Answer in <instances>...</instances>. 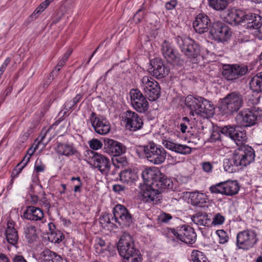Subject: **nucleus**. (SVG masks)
I'll use <instances>...</instances> for the list:
<instances>
[{"instance_id": "nucleus-1", "label": "nucleus", "mask_w": 262, "mask_h": 262, "mask_svg": "<svg viewBox=\"0 0 262 262\" xmlns=\"http://www.w3.org/2000/svg\"><path fill=\"white\" fill-rule=\"evenodd\" d=\"M185 105L190 111V114L210 116L213 114L214 107L212 102L201 96H187L185 100Z\"/></svg>"}, {"instance_id": "nucleus-2", "label": "nucleus", "mask_w": 262, "mask_h": 262, "mask_svg": "<svg viewBox=\"0 0 262 262\" xmlns=\"http://www.w3.org/2000/svg\"><path fill=\"white\" fill-rule=\"evenodd\" d=\"M243 104L242 95L239 93L232 92L222 99L219 106V110L223 116H229L237 112L243 107Z\"/></svg>"}, {"instance_id": "nucleus-3", "label": "nucleus", "mask_w": 262, "mask_h": 262, "mask_svg": "<svg viewBox=\"0 0 262 262\" xmlns=\"http://www.w3.org/2000/svg\"><path fill=\"white\" fill-rule=\"evenodd\" d=\"M176 42L181 51L188 59L193 62H197V57L200 56L201 49L198 43L189 37L178 36Z\"/></svg>"}, {"instance_id": "nucleus-4", "label": "nucleus", "mask_w": 262, "mask_h": 262, "mask_svg": "<svg viewBox=\"0 0 262 262\" xmlns=\"http://www.w3.org/2000/svg\"><path fill=\"white\" fill-rule=\"evenodd\" d=\"M262 111L258 107L253 106L244 108L235 117L236 123L241 126L248 127L255 124L257 120L260 119Z\"/></svg>"}, {"instance_id": "nucleus-5", "label": "nucleus", "mask_w": 262, "mask_h": 262, "mask_svg": "<svg viewBox=\"0 0 262 262\" xmlns=\"http://www.w3.org/2000/svg\"><path fill=\"white\" fill-rule=\"evenodd\" d=\"M147 160L154 164H161L165 160L166 152L164 148L154 142L142 146Z\"/></svg>"}, {"instance_id": "nucleus-6", "label": "nucleus", "mask_w": 262, "mask_h": 262, "mask_svg": "<svg viewBox=\"0 0 262 262\" xmlns=\"http://www.w3.org/2000/svg\"><path fill=\"white\" fill-rule=\"evenodd\" d=\"M258 241L256 232L253 230L247 229L237 234L236 246L238 249L248 251L253 248Z\"/></svg>"}, {"instance_id": "nucleus-7", "label": "nucleus", "mask_w": 262, "mask_h": 262, "mask_svg": "<svg viewBox=\"0 0 262 262\" xmlns=\"http://www.w3.org/2000/svg\"><path fill=\"white\" fill-rule=\"evenodd\" d=\"M168 233L169 235L172 234L177 241H180L186 244H193L196 239V234L194 229L187 225L176 228H170Z\"/></svg>"}, {"instance_id": "nucleus-8", "label": "nucleus", "mask_w": 262, "mask_h": 262, "mask_svg": "<svg viewBox=\"0 0 262 262\" xmlns=\"http://www.w3.org/2000/svg\"><path fill=\"white\" fill-rule=\"evenodd\" d=\"M141 87L150 101L157 100L161 96L159 83L151 77H143L141 79Z\"/></svg>"}, {"instance_id": "nucleus-9", "label": "nucleus", "mask_w": 262, "mask_h": 262, "mask_svg": "<svg viewBox=\"0 0 262 262\" xmlns=\"http://www.w3.org/2000/svg\"><path fill=\"white\" fill-rule=\"evenodd\" d=\"M161 52L167 62L173 66H181L183 64L184 60L180 58L179 53L168 41L165 40L162 42Z\"/></svg>"}, {"instance_id": "nucleus-10", "label": "nucleus", "mask_w": 262, "mask_h": 262, "mask_svg": "<svg viewBox=\"0 0 262 262\" xmlns=\"http://www.w3.org/2000/svg\"><path fill=\"white\" fill-rule=\"evenodd\" d=\"M117 248L122 260L139 251L135 248L132 237L127 233H124L121 236L118 243Z\"/></svg>"}, {"instance_id": "nucleus-11", "label": "nucleus", "mask_w": 262, "mask_h": 262, "mask_svg": "<svg viewBox=\"0 0 262 262\" xmlns=\"http://www.w3.org/2000/svg\"><path fill=\"white\" fill-rule=\"evenodd\" d=\"M239 189L238 183L236 181L222 182L209 187V190L212 193H220L228 196L237 194Z\"/></svg>"}, {"instance_id": "nucleus-12", "label": "nucleus", "mask_w": 262, "mask_h": 262, "mask_svg": "<svg viewBox=\"0 0 262 262\" xmlns=\"http://www.w3.org/2000/svg\"><path fill=\"white\" fill-rule=\"evenodd\" d=\"M114 222L124 227H130L134 224V219L130 211L123 205L118 204L113 208Z\"/></svg>"}, {"instance_id": "nucleus-13", "label": "nucleus", "mask_w": 262, "mask_h": 262, "mask_svg": "<svg viewBox=\"0 0 262 262\" xmlns=\"http://www.w3.org/2000/svg\"><path fill=\"white\" fill-rule=\"evenodd\" d=\"M129 94L133 108L140 113H145L149 108L147 97L138 89H132Z\"/></svg>"}, {"instance_id": "nucleus-14", "label": "nucleus", "mask_w": 262, "mask_h": 262, "mask_svg": "<svg viewBox=\"0 0 262 262\" xmlns=\"http://www.w3.org/2000/svg\"><path fill=\"white\" fill-rule=\"evenodd\" d=\"M247 66L233 64L224 66L223 77L228 81H234L245 75L248 72Z\"/></svg>"}, {"instance_id": "nucleus-15", "label": "nucleus", "mask_w": 262, "mask_h": 262, "mask_svg": "<svg viewBox=\"0 0 262 262\" xmlns=\"http://www.w3.org/2000/svg\"><path fill=\"white\" fill-rule=\"evenodd\" d=\"M210 34L215 40L221 42L227 41L231 36L229 27L221 21L212 23L210 28Z\"/></svg>"}, {"instance_id": "nucleus-16", "label": "nucleus", "mask_w": 262, "mask_h": 262, "mask_svg": "<svg viewBox=\"0 0 262 262\" xmlns=\"http://www.w3.org/2000/svg\"><path fill=\"white\" fill-rule=\"evenodd\" d=\"M234 154L241 166H246L249 165L254 161L255 157L254 149L248 145L240 146L234 151Z\"/></svg>"}, {"instance_id": "nucleus-17", "label": "nucleus", "mask_w": 262, "mask_h": 262, "mask_svg": "<svg viewBox=\"0 0 262 262\" xmlns=\"http://www.w3.org/2000/svg\"><path fill=\"white\" fill-rule=\"evenodd\" d=\"M221 133L229 137L231 139L234 141L237 145L242 144L243 143L246 142L247 139L246 130H240L238 126L231 125L225 126L221 129Z\"/></svg>"}, {"instance_id": "nucleus-18", "label": "nucleus", "mask_w": 262, "mask_h": 262, "mask_svg": "<svg viewBox=\"0 0 262 262\" xmlns=\"http://www.w3.org/2000/svg\"><path fill=\"white\" fill-rule=\"evenodd\" d=\"M150 67L148 69L151 75L157 79H161L168 75L169 68L166 66L160 58H155L149 62Z\"/></svg>"}, {"instance_id": "nucleus-19", "label": "nucleus", "mask_w": 262, "mask_h": 262, "mask_svg": "<svg viewBox=\"0 0 262 262\" xmlns=\"http://www.w3.org/2000/svg\"><path fill=\"white\" fill-rule=\"evenodd\" d=\"M90 120L92 127L97 134L105 135L110 131V123L102 116H97L95 112H92L91 114Z\"/></svg>"}, {"instance_id": "nucleus-20", "label": "nucleus", "mask_w": 262, "mask_h": 262, "mask_svg": "<svg viewBox=\"0 0 262 262\" xmlns=\"http://www.w3.org/2000/svg\"><path fill=\"white\" fill-rule=\"evenodd\" d=\"M89 159L94 166L102 173H106L110 170V161L105 156L93 150L88 151Z\"/></svg>"}, {"instance_id": "nucleus-21", "label": "nucleus", "mask_w": 262, "mask_h": 262, "mask_svg": "<svg viewBox=\"0 0 262 262\" xmlns=\"http://www.w3.org/2000/svg\"><path fill=\"white\" fill-rule=\"evenodd\" d=\"M123 115L127 128L131 131H137L142 128L143 120L136 113L128 110L123 113Z\"/></svg>"}, {"instance_id": "nucleus-22", "label": "nucleus", "mask_w": 262, "mask_h": 262, "mask_svg": "<svg viewBox=\"0 0 262 262\" xmlns=\"http://www.w3.org/2000/svg\"><path fill=\"white\" fill-rule=\"evenodd\" d=\"M157 173L155 180L151 182L152 187L159 190L160 193L166 189L172 190L173 186L172 181L159 170Z\"/></svg>"}, {"instance_id": "nucleus-23", "label": "nucleus", "mask_w": 262, "mask_h": 262, "mask_svg": "<svg viewBox=\"0 0 262 262\" xmlns=\"http://www.w3.org/2000/svg\"><path fill=\"white\" fill-rule=\"evenodd\" d=\"M245 12L239 9L234 8L227 10L224 17V20L233 26H236L244 22Z\"/></svg>"}, {"instance_id": "nucleus-24", "label": "nucleus", "mask_w": 262, "mask_h": 262, "mask_svg": "<svg viewBox=\"0 0 262 262\" xmlns=\"http://www.w3.org/2000/svg\"><path fill=\"white\" fill-rule=\"evenodd\" d=\"M211 20L209 16L205 13H200L196 15L192 25L195 31L202 34L207 32L209 27H211Z\"/></svg>"}, {"instance_id": "nucleus-25", "label": "nucleus", "mask_w": 262, "mask_h": 262, "mask_svg": "<svg viewBox=\"0 0 262 262\" xmlns=\"http://www.w3.org/2000/svg\"><path fill=\"white\" fill-rule=\"evenodd\" d=\"M104 148L106 151L113 157L122 155L126 152V147L121 143L108 138L104 139Z\"/></svg>"}, {"instance_id": "nucleus-26", "label": "nucleus", "mask_w": 262, "mask_h": 262, "mask_svg": "<svg viewBox=\"0 0 262 262\" xmlns=\"http://www.w3.org/2000/svg\"><path fill=\"white\" fill-rule=\"evenodd\" d=\"M159 190L152 187L151 184L146 185L142 192V201L147 203L156 204L160 200Z\"/></svg>"}, {"instance_id": "nucleus-27", "label": "nucleus", "mask_w": 262, "mask_h": 262, "mask_svg": "<svg viewBox=\"0 0 262 262\" xmlns=\"http://www.w3.org/2000/svg\"><path fill=\"white\" fill-rule=\"evenodd\" d=\"M43 212L39 207L29 206L26 207L21 217L31 221H41L43 219Z\"/></svg>"}, {"instance_id": "nucleus-28", "label": "nucleus", "mask_w": 262, "mask_h": 262, "mask_svg": "<svg viewBox=\"0 0 262 262\" xmlns=\"http://www.w3.org/2000/svg\"><path fill=\"white\" fill-rule=\"evenodd\" d=\"M246 21V28L249 29H257L262 26V17L255 13H245L244 22Z\"/></svg>"}, {"instance_id": "nucleus-29", "label": "nucleus", "mask_w": 262, "mask_h": 262, "mask_svg": "<svg viewBox=\"0 0 262 262\" xmlns=\"http://www.w3.org/2000/svg\"><path fill=\"white\" fill-rule=\"evenodd\" d=\"M15 223L11 220L7 222L5 234L8 242L12 245L15 246L17 244L18 235L16 229L14 228Z\"/></svg>"}, {"instance_id": "nucleus-30", "label": "nucleus", "mask_w": 262, "mask_h": 262, "mask_svg": "<svg viewBox=\"0 0 262 262\" xmlns=\"http://www.w3.org/2000/svg\"><path fill=\"white\" fill-rule=\"evenodd\" d=\"M163 144L166 148L182 155L189 154L191 152V148L186 145L177 144L168 140L163 142Z\"/></svg>"}, {"instance_id": "nucleus-31", "label": "nucleus", "mask_w": 262, "mask_h": 262, "mask_svg": "<svg viewBox=\"0 0 262 262\" xmlns=\"http://www.w3.org/2000/svg\"><path fill=\"white\" fill-rule=\"evenodd\" d=\"M186 193L188 194V198L193 206L202 207L204 204L207 203V196L204 193L196 191L187 192Z\"/></svg>"}, {"instance_id": "nucleus-32", "label": "nucleus", "mask_w": 262, "mask_h": 262, "mask_svg": "<svg viewBox=\"0 0 262 262\" xmlns=\"http://www.w3.org/2000/svg\"><path fill=\"white\" fill-rule=\"evenodd\" d=\"M120 180L123 183L131 185L138 179L137 173L132 169H125L119 174Z\"/></svg>"}, {"instance_id": "nucleus-33", "label": "nucleus", "mask_w": 262, "mask_h": 262, "mask_svg": "<svg viewBox=\"0 0 262 262\" xmlns=\"http://www.w3.org/2000/svg\"><path fill=\"white\" fill-rule=\"evenodd\" d=\"M239 166H241V164L234 153L231 158L225 159L224 161V169L229 173L235 172L238 170Z\"/></svg>"}, {"instance_id": "nucleus-34", "label": "nucleus", "mask_w": 262, "mask_h": 262, "mask_svg": "<svg viewBox=\"0 0 262 262\" xmlns=\"http://www.w3.org/2000/svg\"><path fill=\"white\" fill-rule=\"evenodd\" d=\"M56 151L58 154L67 157L75 155L78 153L76 149L72 145L60 142L57 143Z\"/></svg>"}, {"instance_id": "nucleus-35", "label": "nucleus", "mask_w": 262, "mask_h": 262, "mask_svg": "<svg viewBox=\"0 0 262 262\" xmlns=\"http://www.w3.org/2000/svg\"><path fill=\"white\" fill-rule=\"evenodd\" d=\"M33 154L34 151H32L31 154H29V155H26L21 161L18 163L15 167L11 174V179L10 181L11 184L13 183L14 178L17 177L27 165L30 160L31 157L33 155Z\"/></svg>"}, {"instance_id": "nucleus-36", "label": "nucleus", "mask_w": 262, "mask_h": 262, "mask_svg": "<svg viewBox=\"0 0 262 262\" xmlns=\"http://www.w3.org/2000/svg\"><path fill=\"white\" fill-rule=\"evenodd\" d=\"M191 219L194 223L198 225L208 226L211 222L206 212H198L192 216Z\"/></svg>"}, {"instance_id": "nucleus-37", "label": "nucleus", "mask_w": 262, "mask_h": 262, "mask_svg": "<svg viewBox=\"0 0 262 262\" xmlns=\"http://www.w3.org/2000/svg\"><path fill=\"white\" fill-rule=\"evenodd\" d=\"M230 0H208L209 7L217 11H224L228 7Z\"/></svg>"}, {"instance_id": "nucleus-38", "label": "nucleus", "mask_w": 262, "mask_h": 262, "mask_svg": "<svg viewBox=\"0 0 262 262\" xmlns=\"http://www.w3.org/2000/svg\"><path fill=\"white\" fill-rule=\"evenodd\" d=\"M250 89L257 93L262 92V72L253 76L249 82Z\"/></svg>"}, {"instance_id": "nucleus-39", "label": "nucleus", "mask_w": 262, "mask_h": 262, "mask_svg": "<svg viewBox=\"0 0 262 262\" xmlns=\"http://www.w3.org/2000/svg\"><path fill=\"white\" fill-rule=\"evenodd\" d=\"M45 262H62V258L56 253L49 249H45L41 253Z\"/></svg>"}, {"instance_id": "nucleus-40", "label": "nucleus", "mask_w": 262, "mask_h": 262, "mask_svg": "<svg viewBox=\"0 0 262 262\" xmlns=\"http://www.w3.org/2000/svg\"><path fill=\"white\" fill-rule=\"evenodd\" d=\"M24 233L28 243H32L37 238L35 226L30 225L24 228Z\"/></svg>"}, {"instance_id": "nucleus-41", "label": "nucleus", "mask_w": 262, "mask_h": 262, "mask_svg": "<svg viewBox=\"0 0 262 262\" xmlns=\"http://www.w3.org/2000/svg\"><path fill=\"white\" fill-rule=\"evenodd\" d=\"M190 257L193 262H210L206 255L198 250H193Z\"/></svg>"}, {"instance_id": "nucleus-42", "label": "nucleus", "mask_w": 262, "mask_h": 262, "mask_svg": "<svg viewBox=\"0 0 262 262\" xmlns=\"http://www.w3.org/2000/svg\"><path fill=\"white\" fill-rule=\"evenodd\" d=\"M121 155H119L112 158V163L117 168L125 167L128 164L126 157L121 156Z\"/></svg>"}, {"instance_id": "nucleus-43", "label": "nucleus", "mask_w": 262, "mask_h": 262, "mask_svg": "<svg viewBox=\"0 0 262 262\" xmlns=\"http://www.w3.org/2000/svg\"><path fill=\"white\" fill-rule=\"evenodd\" d=\"M114 215L110 213H104L100 217V223L107 227L113 228L115 225Z\"/></svg>"}, {"instance_id": "nucleus-44", "label": "nucleus", "mask_w": 262, "mask_h": 262, "mask_svg": "<svg viewBox=\"0 0 262 262\" xmlns=\"http://www.w3.org/2000/svg\"><path fill=\"white\" fill-rule=\"evenodd\" d=\"M64 238V234L59 230L49 233L48 239L52 243H59Z\"/></svg>"}, {"instance_id": "nucleus-45", "label": "nucleus", "mask_w": 262, "mask_h": 262, "mask_svg": "<svg viewBox=\"0 0 262 262\" xmlns=\"http://www.w3.org/2000/svg\"><path fill=\"white\" fill-rule=\"evenodd\" d=\"M55 100V98L53 95L49 96L46 98L43 102V106L40 110V114L41 117H43L45 116V114L49 110L50 106Z\"/></svg>"}, {"instance_id": "nucleus-46", "label": "nucleus", "mask_w": 262, "mask_h": 262, "mask_svg": "<svg viewBox=\"0 0 262 262\" xmlns=\"http://www.w3.org/2000/svg\"><path fill=\"white\" fill-rule=\"evenodd\" d=\"M145 11V8L144 6V4H143L133 17L134 21L136 24L140 23L143 20L146 15Z\"/></svg>"}, {"instance_id": "nucleus-47", "label": "nucleus", "mask_w": 262, "mask_h": 262, "mask_svg": "<svg viewBox=\"0 0 262 262\" xmlns=\"http://www.w3.org/2000/svg\"><path fill=\"white\" fill-rule=\"evenodd\" d=\"M157 171L152 170L151 169H146L143 170L142 172V177L143 179L148 182L151 181L154 182Z\"/></svg>"}, {"instance_id": "nucleus-48", "label": "nucleus", "mask_w": 262, "mask_h": 262, "mask_svg": "<svg viewBox=\"0 0 262 262\" xmlns=\"http://www.w3.org/2000/svg\"><path fill=\"white\" fill-rule=\"evenodd\" d=\"M133 254L124 260H122V262H142V256L140 251Z\"/></svg>"}, {"instance_id": "nucleus-49", "label": "nucleus", "mask_w": 262, "mask_h": 262, "mask_svg": "<svg viewBox=\"0 0 262 262\" xmlns=\"http://www.w3.org/2000/svg\"><path fill=\"white\" fill-rule=\"evenodd\" d=\"M90 147L93 150H98L102 147L101 141L97 139H93L89 142Z\"/></svg>"}, {"instance_id": "nucleus-50", "label": "nucleus", "mask_w": 262, "mask_h": 262, "mask_svg": "<svg viewBox=\"0 0 262 262\" xmlns=\"http://www.w3.org/2000/svg\"><path fill=\"white\" fill-rule=\"evenodd\" d=\"M216 232L219 237V243L220 244H225L228 242L229 237L226 232L223 230H219Z\"/></svg>"}, {"instance_id": "nucleus-51", "label": "nucleus", "mask_w": 262, "mask_h": 262, "mask_svg": "<svg viewBox=\"0 0 262 262\" xmlns=\"http://www.w3.org/2000/svg\"><path fill=\"white\" fill-rule=\"evenodd\" d=\"M172 219V216L167 213L163 212L158 216V222L161 223H168Z\"/></svg>"}, {"instance_id": "nucleus-52", "label": "nucleus", "mask_w": 262, "mask_h": 262, "mask_svg": "<svg viewBox=\"0 0 262 262\" xmlns=\"http://www.w3.org/2000/svg\"><path fill=\"white\" fill-rule=\"evenodd\" d=\"M225 221V217L221 213H217L214 216L212 224L214 225H222Z\"/></svg>"}, {"instance_id": "nucleus-53", "label": "nucleus", "mask_w": 262, "mask_h": 262, "mask_svg": "<svg viewBox=\"0 0 262 262\" xmlns=\"http://www.w3.org/2000/svg\"><path fill=\"white\" fill-rule=\"evenodd\" d=\"M71 180L72 181H77V183L74 186V191L75 192H80L81 191V188L82 187V182L81 180V178L79 177H73L71 178Z\"/></svg>"}, {"instance_id": "nucleus-54", "label": "nucleus", "mask_w": 262, "mask_h": 262, "mask_svg": "<svg viewBox=\"0 0 262 262\" xmlns=\"http://www.w3.org/2000/svg\"><path fill=\"white\" fill-rule=\"evenodd\" d=\"M178 5L177 0H170L165 3V9L168 10H172L176 8V7Z\"/></svg>"}, {"instance_id": "nucleus-55", "label": "nucleus", "mask_w": 262, "mask_h": 262, "mask_svg": "<svg viewBox=\"0 0 262 262\" xmlns=\"http://www.w3.org/2000/svg\"><path fill=\"white\" fill-rule=\"evenodd\" d=\"M35 188V187H33L32 186H31L30 191L32 193L30 194V202L32 204H36L38 200V197L34 191Z\"/></svg>"}, {"instance_id": "nucleus-56", "label": "nucleus", "mask_w": 262, "mask_h": 262, "mask_svg": "<svg viewBox=\"0 0 262 262\" xmlns=\"http://www.w3.org/2000/svg\"><path fill=\"white\" fill-rule=\"evenodd\" d=\"M65 63H66V61H64L63 60L61 59L58 62L57 66L54 68V69L50 73V77H53L54 73H58V72L60 71V68L64 66Z\"/></svg>"}, {"instance_id": "nucleus-57", "label": "nucleus", "mask_w": 262, "mask_h": 262, "mask_svg": "<svg viewBox=\"0 0 262 262\" xmlns=\"http://www.w3.org/2000/svg\"><path fill=\"white\" fill-rule=\"evenodd\" d=\"M50 2L49 0H46L43 2H42L39 6L36 9V10L38 11L39 14H40L42 11H43L50 4Z\"/></svg>"}, {"instance_id": "nucleus-58", "label": "nucleus", "mask_w": 262, "mask_h": 262, "mask_svg": "<svg viewBox=\"0 0 262 262\" xmlns=\"http://www.w3.org/2000/svg\"><path fill=\"white\" fill-rule=\"evenodd\" d=\"M45 169V165L40 162V164H38L37 160L36 161L35 166H34V170L36 173H39L41 172H43Z\"/></svg>"}, {"instance_id": "nucleus-59", "label": "nucleus", "mask_w": 262, "mask_h": 262, "mask_svg": "<svg viewBox=\"0 0 262 262\" xmlns=\"http://www.w3.org/2000/svg\"><path fill=\"white\" fill-rule=\"evenodd\" d=\"M211 142L221 140V136L219 132H213L210 137Z\"/></svg>"}, {"instance_id": "nucleus-60", "label": "nucleus", "mask_w": 262, "mask_h": 262, "mask_svg": "<svg viewBox=\"0 0 262 262\" xmlns=\"http://www.w3.org/2000/svg\"><path fill=\"white\" fill-rule=\"evenodd\" d=\"M203 169L207 172L211 171L212 165L209 162H205L202 164Z\"/></svg>"}, {"instance_id": "nucleus-61", "label": "nucleus", "mask_w": 262, "mask_h": 262, "mask_svg": "<svg viewBox=\"0 0 262 262\" xmlns=\"http://www.w3.org/2000/svg\"><path fill=\"white\" fill-rule=\"evenodd\" d=\"M38 12V11H37L35 9L34 12L29 16V17L28 18L27 20L28 23L33 21L38 17V15L40 14Z\"/></svg>"}, {"instance_id": "nucleus-62", "label": "nucleus", "mask_w": 262, "mask_h": 262, "mask_svg": "<svg viewBox=\"0 0 262 262\" xmlns=\"http://www.w3.org/2000/svg\"><path fill=\"white\" fill-rule=\"evenodd\" d=\"M74 103H73V100L67 101L64 104V109L69 111L72 108H74Z\"/></svg>"}, {"instance_id": "nucleus-63", "label": "nucleus", "mask_w": 262, "mask_h": 262, "mask_svg": "<svg viewBox=\"0 0 262 262\" xmlns=\"http://www.w3.org/2000/svg\"><path fill=\"white\" fill-rule=\"evenodd\" d=\"M125 187L119 184H115L113 186V190L114 192L119 193L121 191H123L125 189Z\"/></svg>"}, {"instance_id": "nucleus-64", "label": "nucleus", "mask_w": 262, "mask_h": 262, "mask_svg": "<svg viewBox=\"0 0 262 262\" xmlns=\"http://www.w3.org/2000/svg\"><path fill=\"white\" fill-rule=\"evenodd\" d=\"M13 262H27V261L22 255H16L13 258Z\"/></svg>"}]
</instances>
